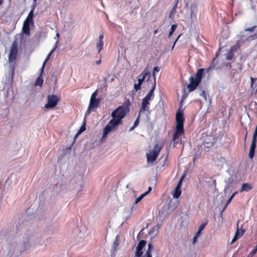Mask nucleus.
Instances as JSON below:
<instances>
[{
  "label": "nucleus",
  "instance_id": "obj_1",
  "mask_svg": "<svg viewBox=\"0 0 257 257\" xmlns=\"http://www.w3.org/2000/svg\"><path fill=\"white\" fill-rule=\"evenodd\" d=\"M131 102L128 99H125L122 105L118 106L112 112L111 116L112 117L105 126L103 131L102 138H105L112 130L122 123V119L130 111Z\"/></svg>",
  "mask_w": 257,
  "mask_h": 257
},
{
  "label": "nucleus",
  "instance_id": "obj_2",
  "mask_svg": "<svg viewBox=\"0 0 257 257\" xmlns=\"http://www.w3.org/2000/svg\"><path fill=\"white\" fill-rule=\"evenodd\" d=\"M203 68H200L197 71L195 77L191 76L189 78L190 83L187 85V87L189 92L194 91L200 83L204 72Z\"/></svg>",
  "mask_w": 257,
  "mask_h": 257
},
{
  "label": "nucleus",
  "instance_id": "obj_3",
  "mask_svg": "<svg viewBox=\"0 0 257 257\" xmlns=\"http://www.w3.org/2000/svg\"><path fill=\"white\" fill-rule=\"evenodd\" d=\"M97 90H96L91 95L88 108L86 110L85 115L89 114L91 111H94L99 105L100 99L96 98Z\"/></svg>",
  "mask_w": 257,
  "mask_h": 257
},
{
  "label": "nucleus",
  "instance_id": "obj_4",
  "mask_svg": "<svg viewBox=\"0 0 257 257\" xmlns=\"http://www.w3.org/2000/svg\"><path fill=\"white\" fill-rule=\"evenodd\" d=\"M162 149V147L160 146L158 144H156L153 150L150 151L149 153L147 154V160L148 163H153L155 162L158 155Z\"/></svg>",
  "mask_w": 257,
  "mask_h": 257
},
{
  "label": "nucleus",
  "instance_id": "obj_5",
  "mask_svg": "<svg viewBox=\"0 0 257 257\" xmlns=\"http://www.w3.org/2000/svg\"><path fill=\"white\" fill-rule=\"evenodd\" d=\"M184 124H176L175 132L173 136L172 141L175 145L181 143L180 137L184 134Z\"/></svg>",
  "mask_w": 257,
  "mask_h": 257
},
{
  "label": "nucleus",
  "instance_id": "obj_6",
  "mask_svg": "<svg viewBox=\"0 0 257 257\" xmlns=\"http://www.w3.org/2000/svg\"><path fill=\"white\" fill-rule=\"evenodd\" d=\"M48 102L45 104V108H52L55 107L59 101L58 97L55 95H49L47 97Z\"/></svg>",
  "mask_w": 257,
  "mask_h": 257
},
{
  "label": "nucleus",
  "instance_id": "obj_7",
  "mask_svg": "<svg viewBox=\"0 0 257 257\" xmlns=\"http://www.w3.org/2000/svg\"><path fill=\"white\" fill-rule=\"evenodd\" d=\"M18 45L16 42H14L9 56V62H14L17 58L18 55Z\"/></svg>",
  "mask_w": 257,
  "mask_h": 257
},
{
  "label": "nucleus",
  "instance_id": "obj_8",
  "mask_svg": "<svg viewBox=\"0 0 257 257\" xmlns=\"http://www.w3.org/2000/svg\"><path fill=\"white\" fill-rule=\"evenodd\" d=\"M240 221L238 220L237 222V226H236V231L235 232V235L233 238L232 239L231 243H233L236 240H237L238 238L241 237L245 232V230L243 229H239V223Z\"/></svg>",
  "mask_w": 257,
  "mask_h": 257
},
{
  "label": "nucleus",
  "instance_id": "obj_9",
  "mask_svg": "<svg viewBox=\"0 0 257 257\" xmlns=\"http://www.w3.org/2000/svg\"><path fill=\"white\" fill-rule=\"evenodd\" d=\"M149 102L150 101L149 100H147L144 98L143 99L140 110V114L141 112H144L146 111H149V107L148 106V105L150 104Z\"/></svg>",
  "mask_w": 257,
  "mask_h": 257
},
{
  "label": "nucleus",
  "instance_id": "obj_10",
  "mask_svg": "<svg viewBox=\"0 0 257 257\" xmlns=\"http://www.w3.org/2000/svg\"><path fill=\"white\" fill-rule=\"evenodd\" d=\"M150 77L151 74L149 72H146L145 70L143 71L139 76L138 83H140L142 85L146 77H148V79H149Z\"/></svg>",
  "mask_w": 257,
  "mask_h": 257
},
{
  "label": "nucleus",
  "instance_id": "obj_11",
  "mask_svg": "<svg viewBox=\"0 0 257 257\" xmlns=\"http://www.w3.org/2000/svg\"><path fill=\"white\" fill-rule=\"evenodd\" d=\"M185 118L184 114L180 111L177 112L176 114V124H184Z\"/></svg>",
  "mask_w": 257,
  "mask_h": 257
},
{
  "label": "nucleus",
  "instance_id": "obj_12",
  "mask_svg": "<svg viewBox=\"0 0 257 257\" xmlns=\"http://www.w3.org/2000/svg\"><path fill=\"white\" fill-rule=\"evenodd\" d=\"M256 140L252 139L251 144L249 149V157L252 159L254 156V151L256 147Z\"/></svg>",
  "mask_w": 257,
  "mask_h": 257
},
{
  "label": "nucleus",
  "instance_id": "obj_13",
  "mask_svg": "<svg viewBox=\"0 0 257 257\" xmlns=\"http://www.w3.org/2000/svg\"><path fill=\"white\" fill-rule=\"evenodd\" d=\"M30 24L31 23L25 21L23 23L22 31L27 35L30 34Z\"/></svg>",
  "mask_w": 257,
  "mask_h": 257
},
{
  "label": "nucleus",
  "instance_id": "obj_14",
  "mask_svg": "<svg viewBox=\"0 0 257 257\" xmlns=\"http://www.w3.org/2000/svg\"><path fill=\"white\" fill-rule=\"evenodd\" d=\"M253 188L252 185L251 184L248 183H243L241 188L239 189V191L242 192L243 191H248L251 190Z\"/></svg>",
  "mask_w": 257,
  "mask_h": 257
},
{
  "label": "nucleus",
  "instance_id": "obj_15",
  "mask_svg": "<svg viewBox=\"0 0 257 257\" xmlns=\"http://www.w3.org/2000/svg\"><path fill=\"white\" fill-rule=\"evenodd\" d=\"M103 34H102L100 35L99 37V41L96 44V47L98 49V51L99 53L103 49Z\"/></svg>",
  "mask_w": 257,
  "mask_h": 257
},
{
  "label": "nucleus",
  "instance_id": "obj_16",
  "mask_svg": "<svg viewBox=\"0 0 257 257\" xmlns=\"http://www.w3.org/2000/svg\"><path fill=\"white\" fill-rule=\"evenodd\" d=\"M241 41L242 40H237L236 42V44L234 45L231 46L229 50L232 53L237 51V50H238L241 47L240 42H242Z\"/></svg>",
  "mask_w": 257,
  "mask_h": 257
},
{
  "label": "nucleus",
  "instance_id": "obj_17",
  "mask_svg": "<svg viewBox=\"0 0 257 257\" xmlns=\"http://www.w3.org/2000/svg\"><path fill=\"white\" fill-rule=\"evenodd\" d=\"M34 8H33L30 12H29L28 16L27 18L25 19V21L31 23V25H34L33 21V16H34Z\"/></svg>",
  "mask_w": 257,
  "mask_h": 257
},
{
  "label": "nucleus",
  "instance_id": "obj_18",
  "mask_svg": "<svg viewBox=\"0 0 257 257\" xmlns=\"http://www.w3.org/2000/svg\"><path fill=\"white\" fill-rule=\"evenodd\" d=\"M42 73L43 72H41L40 75L37 78V79L36 80L35 82V85L36 86H42V84L43 83V79L42 78Z\"/></svg>",
  "mask_w": 257,
  "mask_h": 257
},
{
  "label": "nucleus",
  "instance_id": "obj_19",
  "mask_svg": "<svg viewBox=\"0 0 257 257\" xmlns=\"http://www.w3.org/2000/svg\"><path fill=\"white\" fill-rule=\"evenodd\" d=\"M153 248V245L151 243H149L148 244V249L147 250L146 253H145L147 257H152V251Z\"/></svg>",
  "mask_w": 257,
  "mask_h": 257
},
{
  "label": "nucleus",
  "instance_id": "obj_20",
  "mask_svg": "<svg viewBox=\"0 0 257 257\" xmlns=\"http://www.w3.org/2000/svg\"><path fill=\"white\" fill-rule=\"evenodd\" d=\"M181 194V190L180 188H175L173 194V197L175 198H178Z\"/></svg>",
  "mask_w": 257,
  "mask_h": 257
},
{
  "label": "nucleus",
  "instance_id": "obj_21",
  "mask_svg": "<svg viewBox=\"0 0 257 257\" xmlns=\"http://www.w3.org/2000/svg\"><path fill=\"white\" fill-rule=\"evenodd\" d=\"M146 243V241L144 240H141V241H139L137 248L141 250H142L143 248L145 246Z\"/></svg>",
  "mask_w": 257,
  "mask_h": 257
},
{
  "label": "nucleus",
  "instance_id": "obj_22",
  "mask_svg": "<svg viewBox=\"0 0 257 257\" xmlns=\"http://www.w3.org/2000/svg\"><path fill=\"white\" fill-rule=\"evenodd\" d=\"M55 49H54L53 50H51V51L49 53V54L48 55V56H47L44 62L43 63V66L42 67V68H41V72H43V70H44V67H45V64L48 61V60L49 59V58H50V56H51V55L52 54V53H53V52L54 51Z\"/></svg>",
  "mask_w": 257,
  "mask_h": 257
},
{
  "label": "nucleus",
  "instance_id": "obj_23",
  "mask_svg": "<svg viewBox=\"0 0 257 257\" xmlns=\"http://www.w3.org/2000/svg\"><path fill=\"white\" fill-rule=\"evenodd\" d=\"M140 114L139 113L137 118L135 121L133 126L131 127V128L130 130V131L133 130L136 127H137L139 125V123L140 122Z\"/></svg>",
  "mask_w": 257,
  "mask_h": 257
},
{
  "label": "nucleus",
  "instance_id": "obj_24",
  "mask_svg": "<svg viewBox=\"0 0 257 257\" xmlns=\"http://www.w3.org/2000/svg\"><path fill=\"white\" fill-rule=\"evenodd\" d=\"M233 56V53L228 50L226 56V59L228 61L231 60L232 59Z\"/></svg>",
  "mask_w": 257,
  "mask_h": 257
},
{
  "label": "nucleus",
  "instance_id": "obj_25",
  "mask_svg": "<svg viewBox=\"0 0 257 257\" xmlns=\"http://www.w3.org/2000/svg\"><path fill=\"white\" fill-rule=\"evenodd\" d=\"M155 87H156V81L155 80L154 81V85H153L152 89L149 91V92L147 94H148L149 95L152 96L153 98H154V90H155Z\"/></svg>",
  "mask_w": 257,
  "mask_h": 257
},
{
  "label": "nucleus",
  "instance_id": "obj_26",
  "mask_svg": "<svg viewBox=\"0 0 257 257\" xmlns=\"http://www.w3.org/2000/svg\"><path fill=\"white\" fill-rule=\"evenodd\" d=\"M147 195V192H145L143 194H141L139 197H138L135 200V204L138 203L146 195Z\"/></svg>",
  "mask_w": 257,
  "mask_h": 257
},
{
  "label": "nucleus",
  "instance_id": "obj_27",
  "mask_svg": "<svg viewBox=\"0 0 257 257\" xmlns=\"http://www.w3.org/2000/svg\"><path fill=\"white\" fill-rule=\"evenodd\" d=\"M143 251L140 249L136 248V251L135 253V257H141L143 256Z\"/></svg>",
  "mask_w": 257,
  "mask_h": 257
},
{
  "label": "nucleus",
  "instance_id": "obj_28",
  "mask_svg": "<svg viewBox=\"0 0 257 257\" xmlns=\"http://www.w3.org/2000/svg\"><path fill=\"white\" fill-rule=\"evenodd\" d=\"M220 50H221V48H220L218 50L217 52L216 53V54H215V58H213V61H212V64H211V67H212V66L213 65V63H214V62H215V61L216 59L218 57V55H219V53H220Z\"/></svg>",
  "mask_w": 257,
  "mask_h": 257
},
{
  "label": "nucleus",
  "instance_id": "obj_29",
  "mask_svg": "<svg viewBox=\"0 0 257 257\" xmlns=\"http://www.w3.org/2000/svg\"><path fill=\"white\" fill-rule=\"evenodd\" d=\"M256 26H254L250 28H247L245 29V32H253L254 31Z\"/></svg>",
  "mask_w": 257,
  "mask_h": 257
},
{
  "label": "nucleus",
  "instance_id": "obj_30",
  "mask_svg": "<svg viewBox=\"0 0 257 257\" xmlns=\"http://www.w3.org/2000/svg\"><path fill=\"white\" fill-rule=\"evenodd\" d=\"M237 193H238L237 191H235L231 195V196L229 197V198L228 199V200L227 201V204H229L230 203V202L231 201V200H232V199L233 198L234 196L236 194H237Z\"/></svg>",
  "mask_w": 257,
  "mask_h": 257
},
{
  "label": "nucleus",
  "instance_id": "obj_31",
  "mask_svg": "<svg viewBox=\"0 0 257 257\" xmlns=\"http://www.w3.org/2000/svg\"><path fill=\"white\" fill-rule=\"evenodd\" d=\"M242 40V42H240V44H242L244 43L246 41H247V40H246V38H245L244 36L243 35H241L239 36V39L238 40Z\"/></svg>",
  "mask_w": 257,
  "mask_h": 257
},
{
  "label": "nucleus",
  "instance_id": "obj_32",
  "mask_svg": "<svg viewBox=\"0 0 257 257\" xmlns=\"http://www.w3.org/2000/svg\"><path fill=\"white\" fill-rule=\"evenodd\" d=\"M141 85H142L140 83H138V84L135 83L134 84V89L136 92L141 89Z\"/></svg>",
  "mask_w": 257,
  "mask_h": 257
},
{
  "label": "nucleus",
  "instance_id": "obj_33",
  "mask_svg": "<svg viewBox=\"0 0 257 257\" xmlns=\"http://www.w3.org/2000/svg\"><path fill=\"white\" fill-rule=\"evenodd\" d=\"M206 140H205V141H204V145H206V146L207 148H209V147H211V146H213V143L212 142H206Z\"/></svg>",
  "mask_w": 257,
  "mask_h": 257
},
{
  "label": "nucleus",
  "instance_id": "obj_34",
  "mask_svg": "<svg viewBox=\"0 0 257 257\" xmlns=\"http://www.w3.org/2000/svg\"><path fill=\"white\" fill-rule=\"evenodd\" d=\"M257 251V245L255 246L254 249H253L249 253V255L251 256H253Z\"/></svg>",
  "mask_w": 257,
  "mask_h": 257
},
{
  "label": "nucleus",
  "instance_id": "obj_35",
  "mask_svg": "<svg viewBox=\"0 0 257 257\" xmlns=\"http://www.w3.org/2000/svg\"><path fill=\"white\" fill-rule=\"evenodd\" d=\"M184 175H183V176H182V177H181V179H180V180H179V182L178 183L177 185V186H176V188H180V187H181V184H182V180H183V178H184Z\"/></svg>",
  "mask_w": 257,
  "mask_h": 257
},
{
  "label": "nucleus",
  "instance_id": "obj_36",
  "mask_svg": "<svg viewBox=\"0 0 257 257\" xmlns=\"http://www.w3.org/2000/svg\"><path fill=\"white\" fill-rule=\"evenodd\" d=\"M256 139H257V124L255 127V130H254V133H253V135L252 136L253 140H256Z\"/></svg>",
  "mask_w": 257,
  "mask_h": 257
},
{
  "label": "nucleus",
  "instance_id": "obj_37",
  "mask_svg": "<svg viewBox=\"0 0 257 257\" xmlns=\"http://www.w3.org/2000/svg\"><path fill=\"white\" fill-rule=\"evenodd\" d=\"M160 68L159 67H158V66L155 67L154 68V72H153V76H154V78H156L155 72H159L160 71Z\"/></svg>",
  "mask_w": 257,
  "mask_h": 257
},
{
  "label": "nucleus",
  "instance_id": "obj_38",
  "mask_svg": "<svg viewBox=\"0 0 257 257\" xmlns=\"http://www.w3.org/2000/svg\"><path fill=\"white\" fill-rule=\"evenodd\" d=\"M206 225V223H202L199 226V227L198 228V230L202 231L204 229Z\"/></svg>",
  "mask_w": 257,
  "mask_h": 257
},
{
  "label": "nucleus",
  "instance_id": "obj_39",
  "mask_svg": "<svg viewBox=\"0 0 257 257\" xmlns=\"http://www.w3.org/2000/svg\"><path fill=\"white\" fill-rule=\"evenodd\" d=\"M85 129H86V128H85V124H84L83 125H82L80 127V129L79 130V131L78 132V134H80V133H81L82 132L84 131L85 130Z\"/></svg>",
  "mask_w": 257,
  "mask_h": 257
},
{
  "label": "nucleus",
  "instance_id": "obj_40",
  "mask_svg": "<svg viewBox=\"0 0 257 257\" xmlns=\"http://www.w3.org/2000/svg\"><path fill=\"white\" fill-rule=\"evenodd\" d=\"M199 95H200V96L204 97L205 99H206V92L204 90H202L200 92V93Z\"/></svg>",
  "mask_w": 257,
  "mask_h": 257
},
{
  "label": "nucleus",
  "instance_id": "obj_41",
  "mask_svg": "<svg viewBox=\"0 0 257 257\" xmlns=\"http://www.w3.org/2000/svg\"><path fill=\"white\" fill-rule=\"evenodd\" d=\"M255 35H251V36H250L248 37H246V40H247V41H249L250 40H254L255 39Z\"/></svg>",
  "mask_w": 257,
  "mask_h": 257
},
{
  "label": "nucleus",
  "instance_id": "obj_42",
  "mask_svg": "<svg viewBox=\"0 0 257 257\" xmlns=\"http://www.w3.org/2000/svg\"><path fill=\"white\" fill-rule=\"evenodd\" d=\"M177 27V26L176 24L172 25L171 26L170 31H172L173 32H174L175 31V30L176 29Z\"/></svg>",
  "mask_w": 257,
  "mask_h": 257
},
{
  "label": "nucleus",
  "instance_id": "obj_43",
  "mask_svg": "<svg viewBox=\"0 0 257 257\" xmlns=\"http://www.w3.org/2000/svg\"><path fill=\"white\" fill-rule=\"evenodd\" d=\"M144 98L150 101L151 100L153 99L154 98L152 97V96L149 95L148 94H147V95L144 97Z\"/></svg>",
  "mask_w": 257,
  "mask_h": 257
},
{
  "label": "nucleus",
  "instance_id": "obj_44",
  "mask_svg": "<svg viewBox=\"0 0 257 257\" xmlns=\"http://www.w3.org/2000/svg\"><path fill=\"white\" fill-rule=\"evenodd\" d=\"M201 231H200V230H198L197 232L195 234V236H196V237H199V236L201 234Z\"/></svg>",
  "mask_w": 257,
  "mask_h": 257
},
{
  "label": "nucleus",
  "instance_id": "obj_45",
  "mask_svg": "<svg viewBox=\"0 0 257 257\" xmlns=\"http://www.w3.org/2000/svg\"><path fill=\"white\" fill-rule=\"evenodd\" d=\"M177 3H176V4L175 5V6L173 7V8L172 9V13L175 11L176 8H177Z\"/></svg>",
  "mask_w": 257,
  "mask_h": 257
},
{
  "label": "nucleus",
  "instance_id": "obj_46",
  "mask_svg": "<svg viewBox=\"0 0 257 257\" xmlns=\"http://www.w3.org/2000/svg\"><path fill=\"white\" fill-rule=\"evenodd\" d=\"M197 238L198 237H196V236L195 235L193 239V243L194 244L196 243V242H197Z\"/></svg>",
  "mask_w": 257,
  "mask_h": 257
},
{
  "label": "nucleus",
  "instance_id": "obj_47",
  "mask_svg": "<svg viewBox=\"0 0 257 257\" xmlns=\"http://www.w3.org/2000/svg\"><path fill=\"white\" fill-rule=\"evenodd\" d=\"M181 35H179L178 37H177V38L176 39V40H175L173 46H172V50L174 48V46H175V45L176 43V42L178 41V40L179 39L180 36Z\"/></svg>",
  "mask_w": 257,
  "mask_h": 257
},
{
  "label": "nucleus",
  "instance_id": "obj_48",
  "mask_svg": "<svg viewBox=\"0 0 257 257\" xmlns=\"http://www.w3.org/2000/svg\"><path fill=\"white\" fill-rule=\"evenodd\" d=\"M95 63H96V64H97V65H100L101 63V59H100L99 60L96 61Z\"/></svg>",
  "mask_w": 257,
  "mask_h": 257
},
{
  "label": "nucleus",
  "instance_id": "obj_49",
  "mask_svg": "<svg viewBox=\"0 0 257 257\" xmlns=\"http://www.w3.org/2000/svg\"><path fill=\"white\" fill-rule=\"evenodd\" d=\"M118 245V241L116 239L114 243V245L116 247Z\"/></svg>",
  "mask_w": 257,
  "mask_h": 257
},
{
  "label": "nucleus",
  "instance_id": "obj_50",
  "mask_svg": "<svg viewBox=\"0 0 257 257\" xmlns=\"http://www.w3.org/2000/svg\"><path fill=\"white\" fill-rule=\"evenodd\" d=\"M174 32H173L172 31H170L169 32V35H168V37L170 38L171 37V36L172 35V34H173Z\"/></svg>",
  "mask_w": 257,
  "mask_h": 257
},
{
  "label": "nucleus",
  "instance_id": "obj_51",
  "mask_svg": "<svg viewBox=\"0 0 257 257\" xmlns=\"http://www.w3.org/2000/svg\"><path fill=\"white\" fill-rule=\"evenodd\" d=\"M151 190H152V187H149L148 191H146V192H147V194H148L151 191Z\"/></svg>",
  "mask_w": 257,
  "mask_h": 257
},
{
  "label": "nucleus",
  "instance_id": "obj_52",
  "mask_svg": "<svg viewBox=\"0 0 257 257\" xmlns=\"http://www.w3.org/2000/svg\"><path fill=\"white\" fill-rule=\"evenodd\" d=\"M251 82V86H252L253 83L254 82V78L252 77L250 78Z\"/></svg>",
  "mask_w": 257,
  "mask_h": 257
},
{
  "label": "nucleus",
  "instance_id": "obj_53",
  "mask_svg": "<svg viewBox=\"0 0 257 257\" xmlns=\"http://www.w3.org/2000/svg\"><path fill=\"white\" fill-rule=\"evenodd\" d=\"M229 204H227V203H226V204H225V205L224 206L223 208V211H224L227 207V205H228Z\"/></svg>",
  "mask_w": 257,
  "mask_h": 257
},
{
  "label": "nucleus",
  "instance_id": "obj_54",
  "mask_svg": "<svg viewBox=\"0 0 257 257\" xmlns=\"http://www.w3.org/2000/svg\"><path fill=\"white\" fill-rule=\"evenodd\" d=\"M247 135V133H246V134H245V137H244V141H245L246 140Z\"/></svg>",
  "mask_w": 257,
  "mask_h": 257
},
{
  "label": "nucleus",
  "instance_id": "obj_55",
  "mask_svg": "<svg viewBox=\"0 0 257 257\" xmlns=\"http://www.w3.org/2000/svg\"><path fill=\"white\" fill-rule=\"evenodd\" d=\"M157 33H158V30H156L154 31V34H156Z\"/></svg>",
  "mask_w": 257,
  "mask_h": 257
},
{
  "label": "nucleus",
  "instance_id": "obj_56",
  "mask_svg": "<svg viewBox=\"0 0 257 257\" xmlns=\"http://www.w3.org/2000/svg\"><path fill=\"white\" fill-rule=\"evenodd\" d=\"M12 73H13V74H14V68L12 69Z\"/></svg>",
  "mask_w": 257,
  "mask_h": 257
},
{
  "label": "nucleus",
  "instance_id": "obj_57",
  "mask_svg": "<svg viewBox=\"0 0 257 257\" xmlns=\"http://www.w3.org/2000/svg\"><path fill=\"white\" fill-rule=\"evenodd\" d=\"M3 3V0H0V5Z\"/></svg>",
  "mask_w": 257,
  "mask_h": 257
},
{
  "label": "nucleus",
  "instance_id": "obj_58",
  "mask_svg": "<svg viewBox=\"0 0 257 257\" xmlns=\"http://www.w3.org/2000/svg\"><path fill=\"white\" fill-rule=\"evenodd\" d=\"M255 92H257V88L255 90Z\"/></svg>",
  "mask_w": 257,
  "mask_h": 257
}]
</instances>
